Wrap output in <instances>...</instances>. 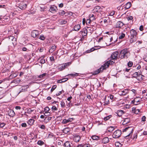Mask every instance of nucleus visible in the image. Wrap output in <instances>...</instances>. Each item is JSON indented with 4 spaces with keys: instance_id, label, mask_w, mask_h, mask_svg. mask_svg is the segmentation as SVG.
Segmentation results:
<instances>
[{
    "instance_id": "obj_30",
    "label": "nucleus",
    "mask_w": 147,
    "mask_h": 147,
    "mask_svg": "<svg viewBox=\"0 0 147 147\" xmlns=\"http://www.w3.org/2000/svg\"><path fill=\"white\" fill-rule=\"evenodd\" d=\"M21 81V80L20 79L18 78L13 80V82L15 83L19 84L20 82Z\"/></svg>"
},
{
    "instance_id": "obj_61",
    "label": "nucleus",
    "mask_w": 147,
    "mask_h": 147,
    "mask_svg": "<svg viewBox=\"0 0 147 147\" xmlns=\"http://www.w3.org/2000/svg\"><path fill=\"white\" fill-rule=\"evenodd\" d=\"M138 73V74L139 75V76L141 75L142 73V72L140 71H138V72H137Z\"/></svg>"
},
{
    "instance_id": "obj_4",
    "label": "nucleus",
    "mask_w": 147,
    "mask_h": 147,
    "mask_svg": "<svg viewBox=\"0 0 147 147\" xmlns=\"http://www.w3.org/2000/svg\"><path fill=\"white\" fill-rule=\"evenodd\" d=\"M105 69V68L104 67L103 65H102L99 69L94 71L93 74L94 75L100 73L102 72L103 70Z\"/></svg>"
},
{
    "instance_id": "obj_18",
    "label": "nucleus",
    "mask_w": 147,
    "mask_h": 147,
    "mask_svg": "<svg viewBox=\"0 0 147 147\" xmlns=\"http://www.w3.org/2000/svg\"><path fill=\"white\" fill-rule=\"evenodd\" d=\"M71 64V62L66 63L63 64V65L61 66L62 68L63 69H64L67 66H69Z\"/></svg>"
},
{
    "instance_id": "obj_62",
    "label": "nucleus",
    "mask_w": 147,
    "mask_h": 147,
    "mask_svg": "<svg viewBox=\"0 0 147 147\" xmlns=\"http://www.w3.org/2000/svg\"><path fill=\"white\" fill-rule=\"evenodd\" d=\"M91 20H91L90 19H89L87 20L86 21V24H87V23H90V22Z\"/></svg>"
},
{
    "instance_id": "obj_58",
    "label": "nucleus",
    "mask_w": 147,
    "mask_h": 147,
    "mask_svg": "<svg viewBox=\"0 0 147 147\" xmlns=\"http://www.w3.org/2000/svg\"><path fill=\"white\" fill-rule=\"evenodd\" d=\"M50 59L51 61H55L54 57L53 56L51 57H50Z\"/></svg>"
},
{
    "instance_id": "obj_26",
    "label": "nucleus",
    "mask_w": 147,
    "mask_h": 147,
    "mask_svg": "<svg viewBox=\"0 0 147 147\" xmlns=\"http://www.w3.org/2000/svg\"><path fill=\"white\" fill-rule=\"evenodd\" d=\"M114 129V127L112 126L110 127L107 129L108 131L110 132H112Z\"/></svg>"
},
{
    "instance_id": "obj_60",
    "label": "nucleus",
    "mask_w": 147,
    "mask_h": 147,
    "mask_svg": "<svg viewBox=\"0 0 147 147\" xmlns=\"http://www.w3.org/2000/svg\"><path fill=\"white\" fill-rule=\"evenodd\" d=\"M5 125L4 123H2L0 124V127H3Z\"/></svg>"
},
{
    "instance_id": "obj_35",
    "label": "nucleus",
    "mask_w": 147,
    "mask_h": 147,
    "mask_svg": "<svg viewBox=\"0 0 147 147\" xmlns=\"http://www.w3.org/2000/svg\"><path fill=\"white\" fill-rule=\"evenodd\" d=\"M40 62L42 64H43L45 62V59H43V58L40 57Z\"/></svg>"
},
{
    "instance_id": "obj_21",
    "label": "nucleus",
    "mask_w": 147,
    "mask_h": 147,
    "mask_svg": "<svg viewBox=\"0 0 147 147\" xmlns=\"http://www.w3.org/2000/svg\"><path fill=\"white\" fill-rule=\"evenodd\" d=\"M80 28V25L78 24L74 26V29L76 31H78Z\"/></svg>"
},
{
    "instance_id": "obj_56",
    "label": "nucleus",
    "mask_w": 147,
    "mask_h": 147,
    "mask_svg": "<svg viewBox=\"0 0 147 147\" xmlns=\"http://www.w3.org/2000/svg\"><path fill=\"white\" fill-rule=\"evenodd\" d=\"M140 111V110L139 109H136L135 110V113L136 114H138V113H139Z\"/></svg>"
},
{
    "instance_id": "obj_8",
    "label": "nucleus",
    "mask_w": 147,
    "mask_h": 147,
    "mask_svg": "<svg viewBox=\"0 0 147 147\" xmlns=\"http://www.w3.org/2000/svg\"><path fill=\"white\" fill-rule=\"evenodd\" d=\"M80 33L82 36H85L87 34V30L86 28H84L82 31L80 32Z\"/></svg>"
},
{
    "instance_id": "obj_38",
    "label": "nucleus",
    "mask_w": 147,
    "mask_h": 147,
    "mask_svg": "<svg viewBox=\"0 0 147 147\" xmlns=\"http://www.w3.org/2000/svg\"><path fill=\"white\" fill-rule=\"evenodd\" d=\"M46 74L44 73L41 75H40L38 76V78H42L43 77L45 76Z\"/></svg>"
},
{
    "instance_id": "obj_29",
    "label": "nucleus",
    "mask_w": 147,
    "mask_h": 147,
    "mask_svg": "<svg viewBox=\"0 0 147 147\" xmlns=\"http://www.w3.org/2000/svg\"><path fill=\"white\" fill-rule=\"evenodd\" d=\"M92 139L93 140H98L99 139V137L96 136H93L91 137Z\"/></svg>"
},
{
    "instance_id": "obj_40",
    "label": "nucleus",
    "mask_w": 147,
    "mask_h": 147,
    "mask_svg": "<svg viewBox=\"0 0 147 147\" xmlns=\"http://www.w3.org/2000/svg\"><path fill=\"white\" fill-rule=\"evenodd\" d=\"M59 13L60 15H63L65 13V11L63 10L60 11L59 12Z\"/></svg>"
},
{
    "instance_id": "obj_23",
    "label": "nucleus",
    "mask_w": 147,
    "mask_h": 147,
    "mask_svg": "<svg viewBox=\"0 0 147 147\" xmlns=\"http://www.w3.org/2000/svg\"><path fill=\"white\" fill-rule=\"evenodd\" d=\"M34 122V120L32 119H30L28 122V124L30 125H33Z\"/></svg>"
},
{
    "instance_id": "obj_49",
    "label": "nucleus",
    "mask_w": 147,
    "mask_h": 147,
    "mask_svg": "<svg viewBox=\"0 0 147 147\" xmlns=\"http://www.w3.org/2000/svg\"><path fill=\"white\" fill-rule=\"evenodd\" d=\"M61 80L63 82H64L68 80V78H63Z\"/></svg>"
},
{
    "instance_id": "obj_51",
    "label": "nucleus",
    "mask_w": 147,
    "mask_h": 147,
    "mask_svg": "<svg viewBox=\"0 0 147 147\" xmlns=\"http://www.w3.org/2000/svg\"><path fill=\"white\" fill-rule=\"evenodd\" d=\"M95 50V49L94 48H91L90 50L88 51L87 52L88 53H90L92 51H94Z\"/></svg>"
},
{
    "instance_id": "obj_64",
    "label": "nucleus",
    "mask_w": 147,
    "mask_h": 147,
    "mask_svg": "<svg viewBox=\"0 0 147 147\" xmlns=\"http://www.w3.org/2000/svg\"><path fill=\"white\" fill-rule=\"evenodd\" d=\"M83 147H90V145L88 144H85L84 145Z\"/></svg>"
},
{
    "instance_id": "obj_54",
    "label": "nucleus",
    "mask_w": 147,
    "mask_h": 147,
    "mask_svg": "<svg viewBox=\"0 0 147 147\" xmlns=\"http://www.w3.org/2000/svg\"><path fill=\"white\" fill-rule=\"evenodd\" d=\"M146 117L145 116H143L142 117V120L143 121H146Z\"/></svg>"
},
{
    "instance_id": "obj_12",
    "label": "nucleus",
    "mask_w": 147,
    "mask_h": 147,
    "mask_svg": "<svg viewBox=\"0 0 147 147\" xmlns=\"http://www.w3.org/2000/svg\"><path fill=\"white\" fill-rule=\"evenodd\" d=\"M9 40H11L13 41L12 43L13 44L14 43H15L16 41V39L13 36H10L9 37Z\"/></svg>"
},
{
    "instance_id": "obj_44",
    "label": "nucleus",
    "mask_w": 147,
    "mask_h": 147,
    "mask_svg": "<svg viewBox=\"0 0 147 147\" xmlns=\"http://www.w3.org/2000/svg\"><path fill=\"white\" fill-rule=\"evenodd\" d=\"M133 65V63L131 61H129L128 63V66L129 67H131Z\"/></svg>"
},
{
    "instance_id": "obj_15",
    "label": "nucleus",
    "mask_w": 147,
    "mask_h": 147,
    "mask_svg": "<svg viewBox=\"0 0 147 147\" xmlns=\"http://www.w3.org/2000/svg\"><path fill=\"white\" fill-rule=\"evenodd\" d=\"M123 25V24L122 23V22H120V21H119L118 22H117V23L116 28H121V27H122Z\"/></svg>"
},
{
    "instance_id": "obj_42",
    "label": "nucleus",
    "mask_w": 147,
    "mask_h": 147,
    "mask_svg": "<svg viewBox=\"0 0 147 147\" xmlns=\"http://www.w3.org/2000/svg\"><path fill=\"white\" fill-rule=\"evenodd\" d=\"M39 38L41 40H43L45 39V38L43 35H41L40 36Z\"/></svg>"
},
{
    "instance_id": "obj_13",
    "label": "nucleus",
    "mask_w": 147,
    "mask_h": 147,
    "mask_svg": "<svg viewBox=\"0 0 147 147\" xmlns=\"http://www.w3.org/2000/svg\"><path fill=\"white\" fill-rule=\"evenodd\" d=\"M80 139V137L79 135L75 136L74 138V140L76 142H79Z\"/></svg>"
},
{
    "instance_id": "obj_43",
    "label": "nucleus",
    "mask_w": 147,
    "mask_h": 147,
    "mask_svg": "<svg viewBox=\"0 0 147 147\" xmlns=\"http://www.w3.org/2000/svg\"><path fill=\"white\" fill-rule=\"evenodd\" d=\"M57 86L56 85H53L51 90V91L52 92L56 88Z\"/></svg>"
},
{
    "instance_id": "obj_20",
    "label": "nucleus",
    "mask_w": 147,
    "mask_h": 147,
    "mask_svg": "<svg viewBox=\"0 0 147 147\" xmlns=\"http://www.w3.org/2000/svg\"><path fill=\"white\" fill-rule=\"evenodd\" d=\"M57 8V7L56 6H51L50 9H49V11L51 12H53L54 11H56V9Z\"/></svg>"
},
{
    "instance_id": "obj_3",
    "label": "nucleus",
    "mask_w": 147,
    "mask_h": 147,
    "mask_svg": "<svg viewBox=\"0 0 147 147\" xmlns=\"http://www.w3.org/2000/svg\"><path fill=\"white\" fill-rule=\"evenodd\" d=\"M121 134V131L119 130L115 131L113 133V138H117L119 137Z\"/></svg>"
},
{
    "instance_id": "obj_34",
    "label": "nucleus",
    "mask_w": 147,
    "mask_h": 147,
    "mask_svg": "<svg viewBox=\"0 0 147 147\" xmlns=\"http://www.w3.org/2000/svg\"><path fill=\"white\" fill-rule=\"evenodd\" d=\"M37 144L39 145L42 146L44 144V143L43 141L40 140H39L37 142Z\"/></svg>"
},
{
    "instance_id": "obj_52",
    "label": "nucleus",
    "mask_w": 147,
    "mask_h": 147,
    "mask_svg": "<svg viewBox=\"0 0 147 147\" xmlns=\"http://www.w3.org/2000/svg\"><path fill=\"white\" fill-rule=\"evenodd\" d=\"M23 127H26L27 126L26 124L25 123H23L21 125Z\"/></svg>"
},
{
    "instance_id": "obj_22",
    "label": "nucleus",
    "mask_w": 147,
    "mask_h": 147,
    "mask_svg": "<svg viewBox=\"0 0 147 147\" xmlns=\"http://www.w3.org/2000/svg\"><path fill=\"white\" fill-rule=\"evenodd\" d=\"M70 131V129L69 128H64L63 130V132L67 134Z\"/></svg>"
},
{
    "instance_id": "obj_59",
    "label": "nucleus",
    "mask_w": 147,
    "mask_h": 147,
    "mask_svg": "<svg viewBox=\"0 0 147 147\" xmlns=\"http://www.w3.org/2000/svg\"><path fill=\"white\" fill-rule=\"evenodd\" d=\"M135 102H138V101L136 100V99H135L134 100H133L132 101H131V102L132 103H133V104H134L135 105H136V104H135Z\"/></svg>"
},
{
    "instance_id": "obj_50",
    "label": "nucleus",
    "mask_w": 147,
    "mask_h": 147,
    "mask_svg": "<svg viewBox=\"0 0 147 147\" xmlns=\"http://www.w3.org/2000/svg\"><path fill=\"white\" fill-rule=\"evenodd\" d=\"M50 115V113L49 112H45L44 113V115L45 116H49Z\"/></svg>"
},
{
    "instance_id": "obj_31",
    "label": "nucleus",
    "mask_w": 147,
    "mask_h": 147,
    "mask_svg": "<svg viewBox=\"0 0 147 147\" xmlns=\"http://www.w3.org/2000/svg\"><path fill=\"white\" fill-rule=\"evenodd\" d=\"M136 41V38H133L132 37H131V38L130 40V42L131 43H133Z\"/></svg>"
},
{
    "instance_id": "obj_17",
    "label": "nucleus",
    "mask_w": 147,
    "mask_h": 147,
    "mask_svg": "<svg viewBox=\"0 0 147 147\" xmlns=\"http://www.w3.org/2000/svg\"><path fill=\"white\" fill-rule=\"evenodd\" d=\"M130 122V119L129 118H126L123 120V124L125 125L129 123Z\"/></svg>"
},
{
    "instance_id": "obj_47",
    "label": "nucleus",
    "mask_w": 147,
    "mask_h": 147,
    "mask_svg": "<svg viewBox=\"0 0 147 147\" xmlns=\"http://www.w3.org/2000/svg\"><path fill=\"white\" fill-rule=\"evenodd\" d=\"M133 76L135 77L139 76V75L138 74V73L136 72L133 74Z\"/></svg>"
},
{
    "instance_id": "obj_32",
    "label": "nucleus",
    "mask_w": 147,
    "mask_h": 147,
    "mask_svg": "<svg viewBox=\"0 0 147 147\" xmlns=\"http://www.w3.org/2000/svg\"><path fill=\"white\" fill-rule=\"evenodd\" d=\"M64 145L66 147H70V146L69 142L68 141L66 142L65 143Z\"/></svg>"
},
{
    "instance_id": "obj_46",
    "label": "nucleus",
    "mask_w": 147,
    "mask_h": 147,
    "mask_svg": "<svg viewBox=\"0 0 147 147\" xmlns=\"http://www.w3.org/2000/svg\"><path fill=\"white\" fill-rule=\"evenodd\" d=\"M11 113V115H11L12 116H13L14 115L15 113H14V111H13L11 110L10 112V114Z\"/></svg>"
},
{
    "instance_id": "obj_1",
    "label": "nucleus",
    "mask_w": 147,
    "mask_h": 147,
    "mask_svg": "<svg viewBox=\"0 0 147 147\" xmlns=\"http://www.w3.org/2000/svg\"><path fill=\"white\" fill-rule=\"evenodd\" d=\"M133 129L132 127L128 126L123 130V132H126V136H125V139H127L128 137L131 136V134L133 133Z\"/></svg>"
},
{
    "instance_id": "obj_53",
    "label": "nucleus",
    "mask_w": 147,
    "mask_h": 147,
    "mask_svg": "<svg viewBox=\"0 0 147 147\" xmlns=\"http://www.w3.org/2000/svg\"><path fill=\"white\" fill-rule=\"evenodd\" d=\"M136 67L137 69H139L141 68V66L139 64L136 65Z\"/></svg>"
},
{
    "instance_id": "obj_41",
    "label": "nucleus",
    "mask_w": 147,
    "mask_h": 147,
    "mask_svg": "<svg viewBox=\"0 0 147 147\" xmlns=\"http://www.w3.org/2000/svg\"><path fill=\"white\" fill-rule=\"evenodd\" d=\"M61 105L62 107H64L65 106V103L63 101H62L61 102Z\"/></svg>"
},
{
    "instance_id": "obj_63",
    "label": "nucleus",
    "mask_w": 147,
    "mask_h": 147,
    "mask_svg": "<svg viewBox=\"0 0 147 147\" xmlns=\"http://www.w3.org/2000/svg\"><path fill=\"white\" fill-rule=\"evenodd\" d=\"M40 128L42 129H45V126L44 125H42L40 127Z\"/></svg>"
},
{
    "instance_id": "obj_25",
    "label": "nucleus",
    "mask_w": 147,
    "mask_h": 147,
    "mask_svg": "<svg viewBox=\"0 0 147 147\" xmlns=\"http://www.w3.org/2000/svg\"><path fill=\"white\" fill-rule=\"evenodd\" d=\"M131 3L130 2H128L126 4L125 8L127 9H128L130 8L131 6Z\"/></svg>"
},
{
    "instance_id": "obj_19",
    "label": "nucleus",
    "mask_w": 147,
    "mask_h": 147,
    "mask_svg": "<svg viewBox=\"0 0 147 147\" xmlns=\"http://www.w3.org/2000/svg\"><path fill=\"white\" fill-rule=\"evenodd\" d=\"M56 47L55 45H53L51 47V48L49 50V52L50 53H52L56 49Z\"/></svg>"
},
{
    "instance_id": "obj_33",
    "label": "nucleus",
    "mask_w": 147,
    "mask_h": 147,
    "mask_svg": "<svg viewBox=\"0 0 147 147\" xmlns=\"http://www.w3.org/2000/svg\"><path fill=\"white\" fill-rule=\"evenodd\" d=\"M87 28L88 29L87 30V31L88 30V31H90V32L91 33H92L94 29L90 27H88Z\"/></svg>"
},
{
    "instance_id": "obj_37",
    "label": "nucleus",
    "mask_w": 147,
    "mask_h": 147,
    "mask_svg": "<svg viewBox=\"0 0 147 147\" xmlns=\"http://www.w3.org/2000/svg\"><path fill=\"white\" fill-rule=\"evenodd\" d=\"M111 117V115H110L107 116L106 117L104 118V120L105 121H107L109 120Z\"/></svg>"
},
{
    "instance_id": "obj_11",
    "label": "nucleus",
    "mask_w": 147,
    "mask_h": 147,
    "mask_svg": "<svg viewBox=\"0 0 147 147\" xmlns=\"http://www.w3.org/2000/svg\"><path fill=\"white\" fill-rule=\"evenodd\" d=\"M27 7V5L25 3H22L20 4L19 5V8L22 9H25Z\"/></svg>"
},
{
    "instance_id": "obj_28",
    "label": "nucleus",
    "mask_w": 147,
    "mask_h": 147,
    "mask_svg": "<svg viewBox=\"0 0 147 147\" xmlns=\"http://www.w3.org/2000/svg\"><path fill=\"white\" fill-rule=\"evenodd\" d=\"M28 87L29 86L28 85H26L25 86H23L22 87V91H24L25 90L28 88Z\"/></svg>"
},
{
    "instance_id": "obj_6",
    "label": "nucleus",
    "mask_w": 147,
    "mask_h": 147,
    "mask_svg": "<svg viewBox=\"0 0 147 147\" xmlns=\"http://www.w3.org/2000/svg\"><path fill=\"white\" fill-rule=\"evenodd\" d=\"M130 33L131 35V37H132L133 38L136 37V36L137 34V32L136 30L133 29H131L130 30Z\"/></svg>"
},
{
    "instance_id": "obj_2",
    "label": "nucleus",
    "mask_w": 147,
    "mask_h": 147,
    "mask_svg": "<svg viewBox=\"0 0 147 147\" xmlns=\"http://www.w3.org/2000/svg\"><path fill=\"white\" fill-rule=\"evenodd\" d=\"M121 58H127L130 55V52L127 49H124L121 51L120 53Z\"/></svg>"
},
{
    "instance_id": "obj_10",
    "label": "nucleus",
    "mask_w": 147,
    "mask_h": 147,
    "mask_svg": "<svg viewBox=\"0 0 147 147\" xmlns=\"http://www.w3.org/2000/svg\"><path fill=\"white\" fill-rule=\"evenodd\" d=\"M38 32L36 30L33 31L31 32L32 36L33 38H36L38 35Z\"/></svg>"
},
{
    "instance_id": "obj_39",
    "label": "nucleus",
    "mask_w": 147,
    "mask_h": 147,
    "mask_svg": "<svg viewBox=\"0 0 147 147\" xmlns=\"http://www.w3.org/2000/svg\"><path fill=\"white\" fill-rule=\"evenodd\" d=\"M125 34L123 33H122L121 34V35L119 36V38L120 39L123 38L125 36Z\"/></svg>"
},
{
    "instance_id": "obj_7",
    "label": "nucleus",
    "mask_w": 147,
    "mask_h": 147,
    "mask_svg": "<svg viewBox=\"0 0 147 147\" xmlns=\"http://www.w3.org/2000/svg\"><path fill=\"white\" fill-rule=\"evenodd\" d=\"M119 54V53L118 52L116 51L114 52L111 55V57L113 59H116L118 55Z\"/></svg>"
},
{
    "instance_id": "obj_57",
    "label": "nucleus",
    "mask_w": 147,
    "mask_h": 147,
    "mask_svg": "<svg viewBox=\"0 0 147 147\" xmlns=\"http://www.w3.org/2000/svg\"><path fill=\"white\" fill-rule=\"evenodd\" d=\"M52 109L55 111L57 110V109L55 106H53L52 108Z\"/></svg>"
},
{
    "instance_id": "obj_14",
    "label": "nucleus",
    "mask_w": 147,
    "mask_h": 147,
    "mask_svg": "<svg viewBox=\"0 0 147 147\" xmlns=\"http://www.w3.org/2000/svg\"><path fill=\"white\" fill-rule=\"evenodd\" d=\"M109 139L108 137H105L103 138L102 140V142L104 144H106L109 142Z\"/></svg>"
},
{
    "instance_id": "obj_24",
    "label": "nucleus",
    "mask_w": 147,
    "mask_h": 147,
    "mask_svg": "<svg viewBox=\"0 0 147 147\" xmlns=\"http://www.w3.org/2000/svg\"><path fill=\"white\" fill-rule=\"evenodd\" d=\"M100 9V7L99 6H96L94 9V10L95 11L97 12Z\"/></svg>"
},
{
    "instance_id": "obj_16",
    "label": "nucleus",
    "mask_w": 147,
    "mask_h": 147,
    "mask_svg": "<svg viewBox=\"0 0 147 147\" xmlns=\"http://www.w3.org/2000/svg\"><path fill=\"white\" fill-rule=\"evenodd\" d=\"M73 120L72 118H69L68 119H64L63 120L62 123L64 124L66 123Z\"/></svg>"
},
{
    "instance_id": "obj_36",
    "label": "nucleus",
    "mask_w": 147,
    "mask_h": 147,
    "mask_svg": "<svg viewBox=\"0 0 147 147\" xmlns=\"http://www.w3.org/2000/svg\"><path fill=\"white\" fill-rule=\"evenodd\" d=\"M68 76H71L74 77L75 76H78V74L76 73H75L74 74H70L68 75Z\"/></svg>"
},
{
    "instance_id": "obj_9",
    "label": "nucleus",
    "mask_w": 147,
    "mask_h": 147,
    "mask_svg": "<svg viewBox=\"0 0 147 147\" xmlns=\"http://www.w3.org/2000/svg\"><path fill=\"white\" fill-rule=\"evenodd\" d=\"M128 93V90L125 89L124 90H122L119 92V94L120 95H125Z\"/></svg>"
},
{
    "instance_id": "obj_55",
    "label": "nucleus",
    "mask_w": 147,
    "mask_h": 147,
    "mask_svg": "<svg viewBox=\"0 0 147 147\" xmlns=\"http://www.w3.org/2000/svg\"><path fill=\"white\" fill-rule=\"evenodd\" d=\"M61 23L62 24H65L67 23V21L66 20H62L61 21Z\"/></svg>"
},
{
    "instance_id": "obj_48",
    "label": "nucleus",
    "mask_w": 147,
    "mask_h": 147,
    "mask_svg": "<svg viewBox=\"0 0 147 147\" xmlns=\"http://www.w3.org/2000/svg\"><path fill=\"white\" fill-rule=\"evenodd\" d=\"M133 17L132 16H130L127 18V19L128 20H131L133 19Z\"/></svg>"
},
{
    "instance_id": "obj_5",
    "label": "nucleus",
    "mask_w": 147,
    "mask_h": 147,
    "mask_svg": "<svg viewBox=\"0 0 147 147\" xmlns=\"http://www.w3.org/2000/svg\"><path fill=\"white\" fill-rule=\"evenodd\" d=\"M114 63V62L111 60H110L109 61H108L105 63L103 66L105 68V69L106 68L109 67V65H112Z\"/></svg>"
},
{
    "instance_id": "obj_27",
    "label": "nucleus",
    "mask_w": 147,
    "mask_h": 147,
    "mask_svg": "<svg viewBox=\"0 0 147 147\" xmlns=\"http://www.w3.org/2000/svg\"><path fill=\"white\" fill-rule=\"evenodd\" d=\"M89 19H90L92 20H95V17L94 15L93 14H90L89 16Z\"/></svg>"
},
{
    "instance_id": "obj_45",
    "label": "nucleus",
    "mask_w": 147,
    "mask_h": 147,
    "mask_svg": "<svg viewBox=\"0 0 147 147\" xmlns=\"http://www.w3.org/2000/svg\"><path fill=\"white\" fill-rule=\"evenodd\" d=\"M50 110V109L49 107H45V112H48V111Z\"/></svg>"
}]
</instances>
